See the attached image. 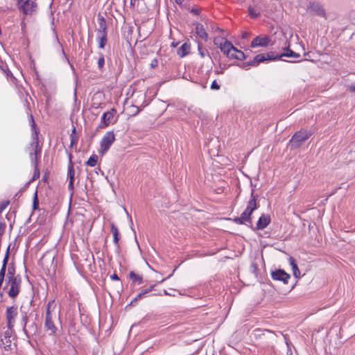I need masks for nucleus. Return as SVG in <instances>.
Wrapping results in <instances>:
<instances>
[{"label": "nucleus", "mask_w": 355, "mask_h": 355, "mask_svg": "<svg viewBox=\"0 0 355 355\" xmlns=\"http://www.w3.org/2000/svg\"><path fill=\"white\" fill-rule=\"evenodd\" d=\"M271 276L274 280L282 281L284 284H286L290 278V275L283 270H277L272 272Z\"/></svg>", "instance_id": "10"}, {"label": "nucleus", "mask_w": 355, "mask_h": 355, "mask_svg": "<svg viewBox=\"0 0 355 355\" xmlns=\"http://www.w3.org/2000/svg\"><path fill=\"white\" fill-rule=\"evenodd\" d=\"M54 317H45L44 329L49 331V335H53L56 333L58 329L53 322Z\"/></svg>", "instance_id": "13"}, {"label": "nucleus", "mask_w": 355, "mask_h": 355, "mask_svg": "<svg viewBox=\"0 0 355 355\" xmlns=\"http://www.w3.org/2000/svg\"><path fill=\"white\" fill-rule=\"evenodd\" d=\"M114 141L115 135L114 132L109 131L106 132L101 141L99 153L102 155L107 153Z\"/></svg>", "instance_id": "7"}, {"label": "nucleus", "mask_w": 355, "mask_h": 355, "mask_svg": "<svg viewBox=\"0 0 355 355\" xmlns=\"http://www.w3.org/2000/svg\"><path fill=\"white\" fill-rule=\"evenodd\" d=\"M97 161L98 156L96 155H92L87 161L86 164L89 166H94L96 164Z\"/></svg>", "instance_id": "27"}, {"label": "nucleus", "mask_w": 355, "mask_h": 355, "mask_svg": "<svg viewBox=\"0 0 355 355\" xmlns=\"http://www.w3.org/2000/svg\"><path fill=\"white\" fill-rule=\"evenodd\" d=\"M9 203V201H6L0 204V213H1L8 207Z\"/></svg>", "instance_id": "36"}, {"label": "nucleus", "mask_w": 355, "mask_h": 355, "mask_svg": "<svg viewBox=\"0 0 355 355\" xmlns=\"http://www.w3.org/2000/svg\"><path fill=\"white\" fill-rule=\"evenodd\" d=\"M177 3H180V0H176Z\"/></svg>", "instance_id": "57"}, {"label": "nucleus", "mask_w": 355, "mask_h": 355, "mask_svg": "<svg viewBox=\"0 0 355 355\" xmlns=\"http://www.w3.org/2000/svg\"><path fill=\"white\" fill-rule=\"evenodd\" d=\"M270 42V40L268 37H257L254 38L252 42H251V47L256 48V47H264L266 46Z\"/></svg>", "instance_id": "14"}, {"label": "nucleus", "mask_w": 355, "mask_h": 355, "mask_svg": "<svg viewBox=\"0 0 355 355\" xmlns=\"http://www.w3.org/2000/svg\"><path fill=\"white\" fill-rule=\"evenodd\" d=\"M220 49L229 58L239 60H243L245 58L244 53L236 49L232 44L227 40H225L223 44H220Z\"/></svg>", "instance_id": "2"}, {"label": "nucleus", "mask_w": 355, "mask_h": 355, "mask_svg": "<svg viewBox=\"0 0 355 355\" xmlns=\"http://www.w3.org/2000/svg\"><path fill=\"white\" fill-rule=\"evenodd\" d=\"M75 131H76V128H73V131H72V134L70 135L71 146H73V145H76L77 144V141H78L77 137L75 135H73V133H75Z\"/></svg>", "instance_id": "31"}, {"label": "nucleus", "mask_w": 355, "mask_h": 355, "mask_svg": "<svg viewBox=\"0 0 355 355\" xmlns=\"http://www.w3.org/2000/svg\"><path fill=\"white\" fill-rule=\"evenodd\" d=\"M117 118L116 109L112 108L110 110L103 113L98 128H103L110 125L114 124L117 121Z\"/></svg>", "instance_id": "5"}, {"label": "nucleus", "mask_w": 355, "mask_h": 355, "mask_svg": "<svg viewBox=\"0 0 355 355\" xmlns=\"http://www.w3.org/2000/svg\"><path fill=\"white\" fill-rule=\"evenodd\" d=\"M155 285L150 286L148 288L144 290V291H146V293H149L150 291H153Z\"/></svg>", "instance_id": "45"}, {"label": "nucleus", "mask_w": 355, "mask_h": 355, "mask_svg": "<svg viewBox=\"0 0 355 355\" xmlns=\"http://www.w3.org/2000/svg\"><path fill=\"white\" fill-rule=\"evenodd\" d=\"M285 52L281 54L279 56H277V59L281 58L284 56L288 58H298L300 57L299 53L294 52L293 51L288 49V46L287 47H284Z\"/></svg>", "instance_id": "19"}, {"label": "nucleus", "mask_w": 355, "mask_h": 355, "mask_svg": "<svg viewBox=\"0 0 355 355\" xmlns=\"http://www.w3.org/2000/svg\"><path fill=\"white\" fill-rule=\"evenodd\" d=\"M257 205L256 202V198L252 194V198L248 201L246 209L241 214V219H243L245 222H247L250 225H251V214L252 212L257 209Z\"/></svg>", "instance_id": "8"}, {"label": "nucleus", "mask_w": 355, "mask_h": 355, "mask_svg": "<svg viewBox=\"0 0 355 355\" xmlns=\"http://www.w3.org/2000/svg\"><path fill=\"white\" fill-rule=\"evenodd\" d=\"M247 37V34H246V33H244V34L243 35V37Z\"/></svg>", "instance_id": "51"}, {"label": "nucleus", "mask_w": 355, "mask_h": 355, "mask_svg": "<svg viewBox=\"0 0 355 355\" xmlns=\"http://www.w3.org/2000/svg\"><path fill=\"white\" fill-rule=\"evenodd\" d=\"M31 121L33 122V126H34L35 125V123H34V121H33V118L32 116H31Z\"/></svg>", "instance_id": "49"}, {"label": "nucleus", "mask_w": 355, "mask_h": 355, "mask_svg": "<svg viewBox=\"0 0 355 355\" xmlns=\"http://www.w3.org/2000/svg\"><path fill=\"white\" fill-rule=\"evenodd\" d=\"M290 265L292 267L293 275L295 277H299L300 276V271L298 269V267L295 263V259L293 257H290L289 259Z\"/></svg>", "instance_id": "23"}, {"label": "nucleus", "mask_w": 355, "mask_h": 355, "mask_svg": "<svg viewBox=\"0 0 355 355\" xmlns=\"http://www.w3.org/2000/svg\"><path fill=\"white\" fill-rule=\"evenodd\" d=\"M139 112V110L137 107V112H136V113L134 114V116H135V115H137Z\"/></svg>", "instance_id": "50"}, {"label": "nucleus", "mask_w": 355, "mask_h": 355, "mask_svg": "<svg viewBox=\"0 0 355 355\" xmlns=\"http://www.w3.org/2000/svg\"><path fill=\"white\" fill-rule=\"evenodd\" d=\"M192 12L197 13V10H192Z\"/></svg>", "instance_id": "56"}, {"label": "nucleus", "mask_w": 355, "mask_h": 355, "mask_svg": "<svg viewBox=\"0 0 355 355\" xmlns=\"http://www.w3.org/2000/svg\"><path fill=\"white\" fill-rule=\"evenodd\" d=\"M18 10L25 15H33L37 10L36 0H17Z\"/></svg>", "instance_id": "4"}, {"label": "nucleus", "mask_w": 355, "mask_h": 355, "mask_svg": "<svg viewBox=\"0 0 355 355\" xmlns=\"http://www.w3.org/2000/svg\"><path fill=\"white\" fill-rule=\"evenodd\" d=\"M38 207V199H37V191H36L33 197V208L37 209Z\"/></svg>", "instance_id": "33"}, {"label": "nucleus", "mask_w": 355, "mask_h": 355, "mask_svg": "<svg viewBox=\"0 0 355 355\" xmlns=\"http://www.w3.org/2000/svg\"><path fill=\"white\" fill-rule=\"evenodd\" d=\"M154 65H157V63H153V64H151V66H153V67Z\"/></svg>", "instance_id": "54"}, {"label": "nucleus", "mask_w": 355, "mask_h": 355, "mask_svg": "<svg viewBox=\"0 0 355 355\" xmlns=\"http://www.w3.org/2000/svg\"><path fill=\"white\" fill-rule=\"evenodd\" d=\"M189 51H190V45L187 43H184L178 49V54L180 57H184L189 53Z\"/></svg>", "instance_id": "21"}, {"label": "nucleus", "mask_w": 355, "mask_h": 355, "mask_svg": "<svg viewBox=\"0 0 355 355\" xmlns=\"http://www.w3.org/2000/svg\"><path fill=\"white\" fill-rule=\"evenodd\" d=\"M110 279L112 280H116V281H119V276L116 274H115V273L110 276Z\"/></svg>", "instance_id": "43"}, {"label": "nucleus", "mask_w": 355, "mask_h": 355, "mask_svg": "<svg viewBox=\"0 0 355 355\" xmlns=\"http://www.w3.org/2000/svg\"><path fill=\"white\" fill-rule=\"evenodd\" d=\"M234 221L236 224L249 225H248V223L247 222H245L243 219H241V216L235 218L234 219Z\"/></svg>", "instance_id": "35"}, {"label": "nucleus", "mask_w": 355, "mask_h": 355, "mask_svg": "<svg viewBox=\"0 0 355 355\" xmlns=\"http://www.w3.org/2000/svg\"><path fill=\"white\" fill-rule=\"evenodd\" d=\"M146 294V291H142L141 293H139L130 302V304H135L136 302H137L139 300L141 299L144 295Z\"/></svg>", "instance_id": "30"}, {"label": "nucleus", "mask_w": 355, "mask_h": 355, "mask_svg": "<svg viewBox=\"0 0 355 355\" xmlns=\"http://www.w3.org/2000/svg\"><path fill=\"white\" fill-rule=\"evenodd\" d=\"M310 8L314 11L318 15L324 16V10L318 3H311L310 5Z\"/></svg>", "instance_id": "22"}, {"label": "nucleus", "mask_w": 355, "mask_h": 355, "mask_svg": "<svg viewBox=\"0 0 355 355\" xmlns=\"http://www.w3.org/2000/svg\"><path fill=\"white\" fill-rule=\"evenodd\" d=\"M281 35L285 39L286 42H287V38H286V35H284V33H282Z\"/></svg>", "instance_id": "47"}, {"label": "nucleus", "mask_w": 355, "mask_h": 355, "mask_svg": "<svg viewBox=\"0 0 355 355\" xmlns=\"http://www.w3.org/2000/svg\"><path fill=\"white\" fill-rule=\"evenodd\" d=\"M97 40H98L99 48L103 49L107 43V35H97Z\"/></svg>", "instance_id": "24"}, {"label": "nucleus", "mask_w": 355, "mask_h": 355, "mask_svg": "<svg viewBox=\"0 0 355 355\" xmlns=\"http://www.w3.org/2000/svg\"><path fill=\"white\" fill-rule=\"evenodd\" d=\"M188 110L192 112L193 114L197 115L199 117L201 116V114L202 113V110L197 107L193 108V107H191L188 108Z\"/></svg>", "instance_id": "29"}, {"label": "nucleus", "mask_w": 355, "mask_h": 355, "mask_svg": "<svg viewBox=\"0 0 355 355\" xmlns=\"http://www.w3.org/2000/svg\"><path fill=\"white\" fill-rule=\"evenodd\" d=\"M248 11H249V15L252 18L258 17L260 14V10L257 8L252 7V6H250L248 8Z\"/></svg>", "instance_id": "26"}, {"label": "nucleus", "mask_w": 355, "mask_h": 355, "mask_svg": "<svg viewBox=\"0 0 355 355\" xmlns=\"http://www.w3.org/2000/svg\"><path fill=\"white\" fill-rule=\"evenodd\" d=\"M17 315V309L15 306L8 307L6 310L7 327L12 329L14 327L15 318Z\"/></svg>", "instance_id": "9"}, {"label": "nucleus", "mask_w": 355, "mask_h": 355, "mask_svg": "<svg viewBox=\"0 0 355 355\" xmlns=\"http://www.w3.org/2000/svg\"><path fill=\"white\" fill-rule=\"evenodd\" d=\"M231 54L233 55H235V52L234 51H232Z\"/></svg>", "instance_id": "52"}, {"label": "nucleus", "mask_w": 355, "mask_h": 355, "mask_svg": "<svg viewBox=\"0 0 355 355\" xmlns=\"http://www.w3.org/2000/svg\"><path fill=\"white\" fill-rule=\"evenodd\" d=\"M130 278L137 284H141L143 282L142 277L135 274L134 272H130Z\"/></svg>", "instance_id": "25"}, {"label": "nucleus", "mask_w": 355, "mask_h": 355, "mask_svg": "<svg viewBox=\"0 0 355 355\" xmlns=\"http://www.w3.org/2000/svg\"><path fill=\"white\" fill-rule=\"evenodd\" d=\"M6 271V267H1V268L0 270V276L5 277Z\"/></svg>", "instance_id": "42"}, {"label": "nucleus", "mask_w": 355, "mask_h": 355, "mask_svg": "<svg viewBox=\"0 0 355 355\" xmlns=\"http://www.w3.org/2000/svg\"><path fill=\"white\" fill-rule=\"evenodd\" d=\"M33 139H34V141L31 144V146L33 147L34 152L30 153V158H31V161L32 164L35 166V171H34V175H33V180H35L40 177V171L37 168V162H38V159L40 156V154H41V148H39V146H38L37 135L36 132L33 135Z\"/></svg>", "instance_id": "3"}, {"label": "nucleus", "mask_w": 355, "mask_h": 355, "mask_svg": "<svg viewBox=\"0 0 355 355\" xmlns=\"http://www.w3.org/2000/svg\"><path fill=\"white\" fill-rule=\"evenodd\" d=\"M164 293L166 295H172L171 293H169V292H167L166 290L164 291Z\"/></svg>", "instance_id": "48"}, {"label": "nucleus", "mask_w": 355, "mask_h": 355, "mask_svg": "<svg viewBox=\"0 0 355 355\" xmlns=\"http://www.w3.org/2000/svg\"><path fill=\"white\" fill-rule=\"evenodd\" d=\"M1 342H2V345H3V348L5 349V350H10L11 349V340L9 338H7V339H2L1 340Z\"/></svg>", "instance_id": "28"}, {"label": "nucleus", "mask_w": 355, "mask_h": 355, "mask_svg": "<svg viewBox=\"0 0 355 355\" xmlns=\"http://www.w3.org/2000/svg\"><path fill=\"white\" fill-rule=\"evenodd\" d=\"M75 171L71 160V155L69 156V164L68 165L67 178L69 179L68 189L69 191L73 190V181H74Z\"/></svg>", "instance_id": "12"}, {"label": "nucleus", "mask_w": 355, "mask_h": 355, "mask_svg": "<svg viewBox=\"0 0 355 355\" xmlns=\"http://www.w3.org/2000/svg\"><path fill=\"white\" fill-rule=\"evenodd\" d=\"M154 65H157V63H153V64H151V66H153V67Z\"/></svg>", "instance_id": "55"}, {"label": "nucleus", "mask_w": 355, "mask_h": 355, "mask_svg": "<svg viewBox=\"0 0 355 355\" xmlns=\"http://www.w3.org/2000/svg\"><path fill=\"white\" fill-rule=\"evenodd\" d=\"M311 135V132L310 131L300 130L292 137L290 143L293 148H297L307 140Z\"/></svg>", "instance_id": "6"}, {"label": "nucleus", "mask_w": 355, "mask_h": 355, "mask_svg": "<svg viewBox=\"0 0 355 355\" xmlns=\"http://www.w3.org/2000/svg\"><path fill=\"white\" fill-rule=\"evenodd\" d=\"M211 89L218 90L220 89V85L216 83V80H214L211 85Z\"/></svg>", "instance_id": "38"}, {"label": "nucleus", "mask_w": 355, "mask_h": 355, "mask_svg": "<svg viewBox=\"0 0 355 355\" xmlns=\"http://www.w3.org/2000/svg\"><path fill=\"white\" fill-rule=\"evenodd\" d=\"M8 252H9V248H8L7 250V252H6V254L3 259V264H2V267H6V264H7V262H8Z\"/></svg>", "instance_id": "37"}, {"label": "nucleus", "mask_w": 355, "mask_h": 355, "mask_svg": "<svg viewBox=\"0 0 355 355\" xmlns=\"http://www.w3.org/2000/svg\"><path fill=\"white\" fill-rule=\"evenodd\" d=\"M137 0H130V5L132 6H134L135 5V2L137 1Z\"/></svg>", "instance_id": "46"}, {"label": "nucleus", "mask_w": 355, "mask_h": 355, "mask_svg": "<svg viewBox=\"0 0 355 355\" xmlns=\"http://www.w3.org/2000/svg\"><path fill=\"white\" fill-rule=\"evenodd\" d=\"M270 222V218L267 215H262L257 223V228L258 230H263L266 228Z\"/></svg>", "instance_id": "15"}, {"label": "nucleus", "mask_w": 355, "mask_h": 355, "mask_svg": "<svg viewBox=\"0 0 355 355\" xmlns=\"http://www.w3.org/2000/svg\"><path fill=\"white\" fill-rule=\"evenodd\" d=\"M198 49L199 54L201 56V58H204L206 56V55L208 54L207 51L205 49H203L200 44H198Z\"/></svg>", "instance_id": "32"}, {"label": "nucleus", "mask_w": 355, "mask_h": 355, "mask_svg": "<svg viewBox=\"0 0 355 355\" xmlns=\"http://www.w3.org/2000/svg\"><path fill=\"white\" fill-rule=\"evenodd\" d=\"M112 233L113 234L114 243L119 247V241L120 239V234L116 226L112 223L110 225Z\"/></svg>", "instance_id": "18"}, {"label": "nucleus", "mask_w": 355, "mask_h": 355, "mask_svg": "<svg viewBox=\"0 0 355 355\" xmlns=\"http://www.w3.org/2000/svg\"><path fill=\"white\" fill-rule=\"evenodd\" d=\"M277 56L276 57H272L270 56L268 54H259L256 55L252 60H251V64H252V67L257 66L259 63L268 61V60H277Z\"/></svg>", "instance_id": "11"}, {"label": "nucleus", "mask_w": 355, "mask_h": 355, "mask_svg": "<svg viewBox=\"0 0 355 355\" xmlns=\"http://www.w3.org/2000/svg\"><path fill=\"white\" fill-rule=\"evenodd\" d=\"M98 29L97 31V35H101V34L107 35L106 33V21L104 18L101 17L99 19Z\"/></svg>", "instance_id": "20"}, {"label": "nucleus", "mask_w": 355, "mask_h": 355, "mask_svg": "<svg viewBox=\"0 0 355 355\" xmlns=\"http://www.w3.org/2000/svg\"><path fill=\"white\" fill-rule=\"evenodd\" d=\"M10 329H8V330L4 332L3 336L4 339L9 338L10 339L11 332L10 331Z\"/></svg>", "instance_id": "41"}, {"label": "nucleus", "mask_w": 355, "mask_h": 355, "mask_svg": "<svg viewBox=\"0 0 355 355\" xmlns=\"http://www.w3.org/2000/svg\"><path fill=\"white\" fill-rule=\"evenodd\" d=\"M56 304H55V300H51L46 305L45 317H55V309Z\"/></svg>", "instance_id": "16"}, {"label": "nucleus", "mask_w": 355, "mask_h": 355, "mask_svg": "<svg viewBox=\"0 0 355 355\" xmlns=\"http://www.w3.org/2000/svg\"><path fill=\"white\" fill-rule=\"evenodd\" d=\"M154 65H157V63H153V64H151V66H153V67Z\"/></svg>", "instance_id": "53"}, {"label": "nucleus", "mask_w": 355, "mask_h": 355, "mask_svg": "<svg viewBox=\"0 0 355 355\" xmlns=\"http://www.w3.org/2000/svg\"><path fill=\"white\" fill-rule=\"evenodd\" d=\"M251 66H252V64H251V61H250L243 63L241 67L245 69H248Z\"/></svg>", "instance_id": "39"}, {"label": "nucleus", "mask_w": 355, "mask_h": 355, "mask_svg": "<svg viewBox=\"0 0 355 355\" xmlns=\"http://www.w3.org/2000/svg\"><path fill=\"white\" fill-rule=\"evenodd\" d=\"M6 286L8 287V295L11 298L16 297L21 289V277L15 275L13 268H8L7 273Z\"/></svg>", "instance_id": "1"}, {"label": "nucleus", "mask_w": 355, "mask_h": 355, "mask_svg": "<svg viewBox=\"0 0 355 355\" xmlns=\"http://www.w3.org/2000/svg\"><path fill=\"white\" fill-rule=\"evenodd\" d=\"M214 44L216 45L219 49H220V44H223V43H224V42H221L220 39L218 38V37H216L214 39Z\"/></svg>", "instance_id": "40"}, {"label": "nucleus", "mask_w": 355, "mask_h": 355, "mask_svg": "<svg viewBox=\"0 0 355 355\" xmlns=\"http://www.w3.org/2000/svg\"><path fill=\"white\" fill-rule=\"evenodd\" d=\"M196 33L199 37L207 41L208 40V34L202 24H198L196 26Z\"/></svg>", "instance_id": "17"}, {"label": "nucleus", "mask_w": 355, "mask_h": 355, "mask_svg": "<svg viewBox=\"0 0 355 355\" xmlns=\"http://www.w3.org/2000/svg\"><path fill=\"white\" fill-rule=\"evenodd\" d=\"M349 90L350 92L355 93V83L349 86Z\"/></svg>", "instance_id": "44"}, {"label": "nucleus", "mask_w": 355, "mask_h": 355, "mask_svg": "<svg viewBox=\"0 0 355 355\" xmlns=\"http://www.w3.org/2000/svg\"><path fill=\"white\" fill-rule=\"evenodd\" d=\"M104 64H105V59H104V56L101 54L100 55V57L98 60V67L99 69H102L104 66Z\"/></svg>", "instance_id": "34"}]
</instances>
